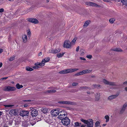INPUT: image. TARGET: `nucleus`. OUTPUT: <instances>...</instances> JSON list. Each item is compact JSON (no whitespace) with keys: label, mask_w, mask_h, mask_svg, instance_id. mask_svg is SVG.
Here are the masks:
<instances>
[{"label":"nucleus","mask_w":127,"mask_h":127,"mask_svg":"<svg viewBox=\"0 0 127 127\" xmlns=\"http://www.w3.org/2000/svg\"><path fill=\"white\" fill-rule=\"evenodd\" d=\"M64 54V53H59L57 54V56L58 58H60L62 57Z\"/></svg>","instance_id":"nucleus-28"},{"label":"nucleus","mask_w":127,"mask_h":127,"mask_svg":"<svg viewBox=\"0 0 127 127\" xmlns=\"http://www.w3.org/2000/svg\"><path fill=\"white\" fill-rule=\"evenodd\" d=\"M3 127H8V126L7 125L5 124L3 126Z\"/></svg>","instance_id":"nucleus-56"},{"label":"nucleus","mask_w":127,"mask_h":127,"mask_svg":"<svg viewBox=\"0 0 127 127\" xmlns=\"http://www.w3.org/2000/svg\"><path fill=\"white\" fill-rule=\"evenodd\" d=\"M90 6L95 7H99L100 6V5L97 4L92 2H91Z\"/></svg>","instance_id":"nucleus-19"},{"label":"nucleus","mask_w":127,"mask_h":127,"mask_svg":"<svg viewBox=\"0 0 127 127\" xmlns=\"http://www.w3.org/2000/svg\"><path fill=\"white\" fill-rule=\"evenodd\" d=\"M80 59L81 60H86V59L83 57H80Z\"/></svg>","instance_id":"nucleus-54"},{"label":"nucleus","mask_w":127,"mask_h":127,"mask_svg":"<svg viewBox=\"0 0 127 127\" xmlns=\"http://www.w3.org/2000/svg\"><path fill=\"white\" fill-rule=\"evenodd\" d=\"M78 70V69L77 68H74V69H66V73H72L73 72H74L75 71H77Z\"/></svg>","instance_id":"nucleus-12"},{"label":"nucleus","mask_w":127,"mask_h":127,"mask_svg":"<svg viewBox=\"0 0 127 127\" xmlns=\"http://www.w3.org/2000/svg\"><path fill=\"white\" fill-rule=\"evenodd\" d=\"M100 94L99 93H97L95 95V100H98L100 99Z\"/></svg>","instance_id":"nucleus-24"},{"label":"nucleus","mask_w":127,"mask_h":127,"mask_svg":"<svg viewBox=\"0 0 127 127\" xmlns=\"http://www.w3.org/2000/svg\"><path fill=\"white\" fill-rule=\"evenodd\" d=\"M51 113L53 116H56L60 113V110L57 109H53L51 111Z\"/></svg>","instance_id":"nucleus-4"},{"label":"nucleus","mask_w":127,"mask_h":127,"mask_svg":"<svg viewBox=\"0 0 127 127\" xmlns=\"http://www.w3.org/2000/svg\"><path fill=\"white\" fill-rule=\"evenodd\" d=\"M4 11V9L3 8H1L0 9V13H2Z\"/></svg>","instance_id":"nucleus-50"},{"label":"nucleus","mask_w":127,"mask_h":127,"mask_svg":"<svg viewBox=\"0 0 127 127\" xmlns=\"http://www.w3.org/2000/svg\"><path fill=\"white\" fill-rule=\"evenodd\" d=\"M13 105H4L5 107L6 108L11 107L13 106Z\"/></svg>","instance_id":"nucleus-39"},{"label":"nucleus","mask_w":127,"mask_h":127,"mask_svg":"<svg viewBox=\"0 0 127 127\" xmlns=\"http://www.w3.org/2000/svg\"><path fill=\"white\" fill-rule=\"evenodd\" d=\"M127 92V87H125L124 89Z\"/></svg>","instance_id":"nucleus-57"},{"label":"nucleus","mask_w":127,"mask_h":127,"mask_svg":"<svg viewBox=\"0 0 127 127\" xmlns=\"http://www.w3.org/2000/svg\"><path fill=\"white\" fill-rule=\"evenodd\" d=\"M14 57H11L9 59V60L10 61H12L14 60Z\"/></svg>","instance_id":"nucleus-44"},{"label":"nucleus","mask_w":127,"mask_h":127,"mask_svg":"<svg viewBox=\"0 0 127 127\" xmlns=\"http://www.w3.org/2000/svg\"><path fill=\"white\" fill-rule=\"evenodd\" d=\"M118 95V94H117L115 95H111L109 96L108 99L109 100L113 99L116 97Z\"/></svg>","instance_id":"nucleus-16"},{"label":"nucleus","mask_w":127,"mask_h":127,"mask_svg":"<svg viewBox=\"0 0 127 127\" xmlns=\"http://www.w3.org/2000/svg\"><path fill=\"white\" fill-rule=\"evenodd\" d=\"M76 39H77L76 38H74L73 39V40L72 41V42L73 43H75V42L76 41Z\"/></svg>","instance_id":"nucleus-48"},{"label":"nucleus","mask_w":127,"mask_h":127,"mask_svg":"<svg viewBox=\"0 0 127 127\" xmlns=\"http://www.w3.org/2000/svg\"><path fill=\"white\" fill-rule=\"evenodd\" d=\"M61 51V49L60 48H57L55 49H51L49 50V52L50 53L56 54L60 52Z\"/></svg>","instance_id":"nucleus-5"},{"label":"nucleus","mask_w":127,"mask_h":127,"mask_svg":"<svg viewBox=\"0 0 127 127\" xmlns=\"http://www.w3.org/2000/svg\"><path fill=\"white\" fill-rule=\"evenodd\" d=\"M102 81L106 85L114 86H119L116 84V82H109L105 79H102Z\"/></svg>","instance_id":"nucleus-2"},{"label":"nucleus","mask_w":127,"mask_h":127,"mask_svg":"<svg viewBox=\"0 0 127 127\" xmlns=\"http://www.w3.org/2000/svg\"><path fill=\"white\" fill-rule=\"evenodd\" d=\"M78 84L77 83H73L72 84V85L73 86H75L78 85Z\"/></svg>","instance_id":"nucleus-49"},{"label":"nucleus","mask_w":127,"mask_h":127,"mask_svg":"<svg viewBox=\"0 0 127 127\" xmlns=\"http://www.w3.org/2000/svg\"><path fill=\"white\" fill-rule=\"evenodd\" d=\"M111 50L112 51L116 52H122V50L121 49L118 48H112Z\"/></svg>","instance_id":"nucleus-21"},{"label":"nucleus","mask_w":127,"mask_h":127,"mask_svg":"<svg viewBox=\"0 0 127 127\" xmlns=\"http://www.w3.org/2000/svg\"><path fill=\"white\" fill-rule=\"evenodd\" d=\"M41 55H42V53H41V52H40V53H39V54H38V55H39V56H41Z\"/></svg>","instance_id":"nucleus-59"},{"label":"nucleus","mask_w":127,"mask_h":127,"mask_svg":"<svg viewBox=\"0 0 127 127\" xmlns=\"http://www.w3.org/2000/svg\"><path fill=\"white\" fill-rule=\"evenodd\" d=\"M121 1L124 4L127 5V0H121Z\"/></svg>","instance_id":"nucleus-34"},{"label":"nucleus","mask_w":127,"mask_h":127,"mask_svg":"<svg viewBox=\"0 0 127 127\" xmlns=\"http://www.w3.org/2000/svg\"><path fill=\"white\" fill-rule=\"evenodd\" d=\"M30 123L32 126H33L36 124V121L35 120H32L30 121Z\"/></svg>","instance_id":"nucleus-27"},{"label":"nucleus","mask_w":127,"mask_h":127,"mask_svg":"<svg viewBox=\"0 0 127 127\" xmlns=\"http://www.w3.org/2000/svg\"><path fill=\"white\" fill-rule=\"evenodd\" d=\"M95 88H97L98 87H100V85H93Z\"/></svg>","instance_id":"nucleus-41"},{"label":"nucleus","mask_w":127,"mask_h":127,"mask_svg":"<svg viewBox=\"0 0 127 127\" xmlns=\"http://www.w3.org/2000/svg\"><path fill=\"white\" fill-rule=\"evenodd\" d=\"M40 67H39V66H36V65H35V66H33L32 67L33 68L35 69H38L39 68H40Z\"/></svg>","instance_id":"nucleus-42"},{"label":"nucleus","mask_w":127,"mask_h":127,"mask_svg":"<svg viewBox=\"0 0 127 127\" xmlns=\"http://www.w3.org/2000/svg\"><path fill=\"white\" fill-rule=\"evenodd\" d=\"M56 92V91L54 90H48L47 91V93H54Z\"/></svg>","instance_id":"nucleus-32"},{"label":"nucleus","mask_w":127,"mask_h":127,"mask_svg":"<svg viewBox=\"0 0 127 127\" xmlns=\"http://www.w3.org/2000/svg\"><path fill=\"white\" fill-rule=\"evenodd\" d=\"M92 71V70L89 69H86L84 70L81 71L82 75L86 74L87 73L90 72Z\"/></svg>","instance_id":"nucleus-18"},{"label":"nucleus","mask_w":127,"mask_h":127,"mask_svg":"<svg viewBox=\"0 0 127 127\" xmlns=\"http://www.w3.org/2000/svg\"><path fill=\"white\" fill-rule=\"evenodd\" d=\"M115 20V19L114 18L110 19L109 20V22L111 23H113Z\"/></svg>","instance_id":"nucleus-35"},{"label":"nucleus","mask_w":127,"mask_h":127,"mask_svg":"<svg viewBox=\"0 0 127 127\" xmlns=\"http://www.w3.org/2000/svg\"><path fill=\"white\" fill-rule=\"evenodd\" d=\"M3 51V50L2 49H0V53L2 52Z\"/></svg>","instance_id":"nucleus-55"},{"label":"nucleus","mask_w":127,"mask_h":127,"mask_svg":"<svg viewBox=\"0 0 127 127\" xmlns=\"http://www.w3.org/2000/svg\"><path fill=\"white\" fill-rule=\"evenodd\" d=\"M106 124H104L102 125V126L103 127H104V126H106Z\"/></svg>","instance_id":"nucleus-61"},{"label":"nucleus","mask_w":127,"mask_h":127,"mask_svg":"<svg viewBox=\"0 0 127 127\" xmlns=\"http://www.w3.org/2000/svg\"><path fill=\"white\" fill-rule=\"evenodd\" d=\"M105 118L106 119V122H108L109 121V117L108 115H106L105 116Z\"/></svg>","instance_id":"nucleus-30"},{"label":"nucleus","mask_w":127,"mask_h":127,"mask_svg":"<svg viewBox=\"0 0 127 127\" xmlns=\"http://www.w3.org/2000/svg\"><path fill=\"white\" fill-rule=\"evenodd\" d=\"M2 63H0V68L2 66Z\"/></svg>","instance_id":"nucleus-58"},{"label":"nucleus","mask_w":127,"mask_h":127,"mask_svg":"<svg viewBox=\"0 0 127 127\" xmlns=\"http://www.w3.org/2000/svg\"><path fill=\"white\" fill-rule=\"evenodd\" d=\"M38 114L37 111L36 109L33 108L31 109V114L32 116H36Z\"/></svg>","instance_id":"nucleus-10"},{"label":"nucleus","mask_w":127,"mask_h":127,"mask_svg":"<svg viewBox=\"0 0 127 127\" xmlns=\"http://www.w3.org/2000/svg\"><path fill=\"white\" fill-rule=\"evenodd\" d=\"M16 88L14 87H12L10 86H6L4 87V91H13L15 90Z\"/></svg>","instance_id":"nucleus-7"},{"label":"nucleus","mask_w":127,"mask_h":127,"mask_svg":"<svg viewBox=\"0 0 127 127\" xmlns=\"http://www.w3.org/2000/svg\"><path fill=\"white\" fill-rule=\"evenodd\" d=\"M100 123L99 121L96 122L95 123V125L96 127H98L100 125Z\"/></svg>","instance_id":"nucleus-36"},{"label":"nucleus","mask_w":127,"mask_h":127,"mask_svg":"<svg viewBox=\"0 0 127 127\" xmlns=\"http://www.w3.org/2000/svg\"><path fill=\"white\" fill-rule=\"evenodd\" d=\"M50 59L49 57H47L45 58L44 59H43L42 60V62L44 63L45 64V63L48 62L50 60Z\"/></svg>","instance_id":"nucleus-20"},{"label":"nucleus","mask_w":127,"mask_h":127,"mask_svg":"<svg viewBox=\"0 0 127 127\" xmlns=\"http://www.w3.org/2000/svg\"><path fill=\"white\" fill-rule=\"evenodd\" d=\"M7 78H8L7 77L1 78L0 79V80L1 81H2L3 80H5V79H7Z\"/></svg>","instance_id":"nucleus-47"},{"label":"nucleus","mask_w":127,"mask_h":127,"mask_svg":"<svg viewBox=\"0 0 127 127\" xmlns=\"http://www.w3.org/2000/svg\"><path fill=\"white\" fill-rule=\"evenodd\" d=\"M45 64L44 63H43L42 62H41L40 63H35V65H39L41 66H43Z\"/></svg>","instance_id":"nucleus-22"},{"label":"nucleus","mask_w":127,"mask_h":127,"mask_svg":"<svg viewBox=\"0 0 127 127\" xmlns=\"http://www.w3.org/2000/svg\"><path fill=\"white\" fill-rule=\"evenodd\" d=\"M123 84L125 86H127V81H126L124 82Z\"/></svg>","instance_id":"nucleus-52"},{"label":"nucleus","mask_w":127,"mask_h":127,"mask_svg":"<svg viewBox=\"0 0 127 127\" xmlns=\"http://www.w3.org/2000/svg\"><path fill=\"white\" fill-rule=\"evenodd\" d=\"M27 106L26 105H24V107H27Z\"/></svg>","instance_id":"nucleus-64"},{"label":"nucleus","mask_w":127,"mask_h":127,"mask_svg":"<svg viewBox=\"0 0 127 127\" xmlns=\"http://www.w3.org/2000/svg\"><path fill=\"white\" fill-rule=\"evenodd\" d=\"M86 57L88 59H91L92 57V56L91 55H88Z\"/></svg>","instance_id":"nucleus-40"},{"label":"nucleus","mask_w":127,"mask_h":127,"mask_svg":"<svg viewBox=\"0 0 127 127\" xmlns=\"http://www.w3.org/2000/svg\"><path fill=\"white\" fill-rule=\"evenodd\" d=\"M28 21L34 24H37L38 23V20L35 19L29 18L28 19Z\"/></svg>","instance_id":"nucleus-14"},{"label":"nucleus","mask_w":127,"mask_h":127,"mask_svg":"<svg viewBox=\"0 0 127 127\" xmlns=\"http://www.w3.org/2000/svg\"><path fill=\"white\" fill-rule=\"evenodd\" d=\"M82 75L81 71L75 74L76 76H78L79 75Z\"/></svg>","instance_id":"nucleus-37"},{"label":"nucleus","mask_w":127,"mask_h":127,"mask_svg":"<svg viewBox=\"0 0 127 127\" xmlns=\"http://www.w3.org/2000/svg\"><path fill=\"white\" fill-rule=\"evenodd\" d=\"M16 86L17 88L18 89H20L23 87V86L22 85H20L19 84H17Z\"/></svg>","instance_id":"nucleus-29"},{"label":"nucleus","mask_w":127,"mask_h":127,"mask_svg":"<svg viewBox=\"0 0 127 127\" xmlns=\"http://www.w3.org/2000/svg\"><path fill=\"white\" fill-rule=\"evenodd\" d=\"M81 121L86 124L88 127H93V122L92 119H90L87 120L82 119H81Z\"/></svg>","instance_id":"nucleus-1"},{"label":"nucleus","mask_w":127,"mask_h":127,"mask_svg":"<svg viewBox=\"0 0 127 127\" xmlns=\"http://www.w3.org/2000/svg\"><path fill=\"white\" fill-rule=\"evenodd\" d=\"M85 126L84 125H82L81 127H85Z\"/></svg>","instance_id":"nucleus-60"},{"label":"nucleus","mask_w":127,"mask_h":127,"mask_svg":"<svg viewBox=\"0 0 127 127\" xmlns=\"http://www.w3.org/2000/svg\"><path fill=\"white\" fill-rule=\"evenodd\" d=\"M66 116H64L63 115H61V114H60V115L58 116V118L62 120Z\"/></svg>","instance_id":"nucleus-26"},{"label":"nucleus","mask_w":127,"mask_h":127,"mask_svg":"<svg viewBox=\"0 0 127 127\" xmlns=\"http://www.w3.org/2000/svg\"><path fill=\"white\" fill-rule=\"evenodd\" d=\"M63 46L65 48H71V45L70 42L68 41H65L64 42Z\"/></svg>","instance_id":"nucleus-6"},{"label":"nucleus","mask_w":127,"mask_h":127,"mask_svg":"<svg viewBox=\"0 0 127 127\" xmlns=\"http://www.w3.org/2000/svg\"><path fill=\"white\" fill-rule=\"evenodd\" d=\"M127 107V102H126L123 105L120 112V114H122L125 111L126 108Z\"/></svg>","instance_id":"nucleus-8"},{"label":"nucleus","mask_w":127,"mask_h":127,"mask_svg":"<svg viewBox=\"0 0 127 127\" xmlns=\"http://www.w3.org/2000/svg\"><path fill=\"white\" fill-rule=\"evenodd\" d=\"M70 120L67 117H65L61 121V122L65 126H67L70 124Z\"/></svg>","instance_id":"nucleus-3"},{"label":"nucleus","mask_w":127,"mask_h":127,"mask_svg":"<svg viewBox=\"0 0 127 127\" xmlns=\"http://www.w3.org/2000/svg\"><path fill=\"white\" fill-rule=\"evenodd\" d=\"M59 73L61 74H66V69L61 71L59 72Z\"/></svg>","instance_id":"nucleus-33"},{"label":"nucleus","mask_w":127,"mask_h":127,"mask_svg":"<svg viewBox=\"0 0 127 127\" xmlns=\"http://www.w3.org/2000/svg\"><path fill=\"white\" fill-rule=\"evenodd\" d=\"M87 88V87H81L80 88L81 89H86Z\"/></svg>","instance_id":"nucleus-53"},{"label":"nucleus","mask_w":127,"mask_h":127,"mask_svg":"<svg viewBox=\"0 0 127 127\" xmlns=\"http://www.w3.org/2000/svg\"><path fill=\"white\" fill-rule=\"evenodd\" d=\"M2 112H1L0 111V116L2 115Z\"/></svg>","instance_id":"nucleus-62"},{"label":"nucleus","mask_w":127,"mask_h":127,"mask_svg":"<svg viewBox=\"0 0 127 127\" xmlns=\"http://www.w3.org/2000/svg\"><path fill=\"white\" fill-rule=\"evenodd\" d=\"M90 23V21L88 20L86 21L84 25V27L85 28Z\"/></svg>","instance_id":"nucleus-23"},{"label":"nucleus","mask_w":127,"mask_h":127,"mask_svg":"<svg viewBox=\"0 0 127 127\" xmlns=\"http://www.w3.org/2000/svg\"><path fill=\"white\" fill-rule=\"evenodd\" d=\"M59 113L61 114V115H62L66 116V115H67L66 112L64 110H62L60 111Z\"/></svg>","instance_id":"nucleus-25"},{"label":"nucleus","mask_w":127,"mask_h":127,"mask_svg":"<svg viewBox=\"0 0 127 127\" xmlns=\"http://www.w3.org/2000/svg\"><path fill=\"white\" fill-rule=\"evenodd\" d=\"M26 69L27 70L29 71H31L33 70V69L32 68L30 67L29 66L26 67Z\"/></svg>","instance_id":"nucleus-31"},{"label":"nucleus","mask_w":127,"mask_h":127,"mask_svg":"<svg viewBox=\"0 0 127 127\" xmlns=\"http://www.w3.org/2000/svg\"><path fill=\"white\" fill-rule=\"evenodd\" d=\"M87 93L88 94H91L90 93V92H87Z\"/></svg>","instance_id":"nucleus-63"},{"label":"nucleus","mask_w":127,"mask_h":127,"mask_svg":"<svg viewBox=\"0 0 127 127\" xmlns=\"http://www.w3.org/2000/svg\"><path fill=\"white\" fill-rule=\"evenodd\" d=\"M13 122L12 120H10L8 122V125H12Z\"/></svg>","instance_id":"nucleus-45"},{"label":"nucleus","mask_w":127,"mask_h":127,"mask_svg":"<svg viewBox=\"0 0 127 127\" xmlns=\"http://www.w3.org/2000/svg\"><path fill=\"white\" fill-rule=\"evenodd\" d=\"M91 2H85V4L87 5L90 6Z\"/></svg>","instance_id":"nucleus-38"},{"label":"nucleus","mask_w":127,"mask_h":127,"mask_svg":"<svg viewBox=\"0 0 127 127\" xmlns=\"http://www.w3.org/2000/svg\"><path fill=\"white\" fill-rule=\"evenodd\" d=\"M58 103L60 104H65L71 105H73L74 103L70 101H61L58 102Z\"/></svg>","instance_id":"nucleus-13"},{"label":"nucleus","mask_w":127,"mask_h":127,"mask_svg":"<svg viewBox=\"0 0 127 127\" xmlns=\"http://www.w3.org/2000/svg\"><path fill=\"white\" fill-rule=\"evenodd\" d=\"M29 112L26 111H21L20 112V115L21 116L23 117L25 116H28L29 115Z\"/></svg>","instance_id":"nucleus-11"},{"label":"nucleus","mask_w":127,"mask_h":127,"mask_svg":"<svg viewBox=\"0 0 127 127\" xmlns=\"http://www.w3.org/2000/svg\"><path fill=\"white\" fill-rule=\"evenodd\" d=\"M23 41L24 43H26L27 41V35L26 34L23 35L22 37Z\"/></svg>","instance_id":"nucleus-15"},{"label":"nucleus","mask_w":127,"mask_h":127,"mask_svg":"<svg viewBox=\"0 0 127 127\" xmlns=\"http://www.w3.org/2000/svg\"><path fill=\"white\" fill-rule=\"evenodd\" d=\"M41 110L44 113H47L49 112V109L47 108H43L41 109Z\"/></svg>","instance_id":"nucleus-17"},{"label":"nucleus","mask_w":127,"mask_h":127,"mask_svg":"<svg viewBox=\"0 0 127 127\" xmlns=\"http://www.w3.org/2000/svg\"><path fill=\"white\" fill-rule=\"evenodd\" d=\"M75 126H79V123L78 122H75L74 123Z\"/></svg>","instance_id":"nucleus-46"},{"label":"nucleus","mask_w":127,"mask_h":127,"mask_svg":"<svg viewBox=\"0 0 127 127\" xmlns=\"http://www.w3.org/2000/svg\"><path fill=\"white\" fill-rule=\"evenodd\" d=\"M18 111L17 109L11 110L9 111V114L11 115H16L17 114Z\"/></svg>","instance_id":"nucleus-9"},{"label":"nucleus","mask_w":127,"mask_h":127,"mask_svg":"<svg viewBox=\"0 0 127 127\" xmlns=\"http://www.w3.org/2000/svg\"><path fill=\"white\" fill-rule=\"evenodd\" d=\"M80 47L79 46H78L76 48V51L77 52H78L79 49Z\"/></svg>","instance_id":"nucleus-51"},{"label":"nucleus","mask_w":127,"mask_h":127,"mask_svg":"<svg viewBox=\"0 0 127 127\" xmlns=\"http://www.w3.org/2000/svg\"><path fill=\"white\" fill-rule=\"evenodd\" d=\"M27 35H28L30 36V35H31V32L30 31V30H29L27 31Z\"/></svg>","instance_id":"nucleus-43"}]
</instances>
